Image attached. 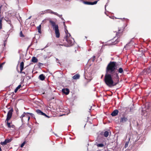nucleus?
<instances>
[{"label": "nucleus", "mask_w": 151, "mask_h": 151, "mask_svg": "<svg viewBox=\"0 0 151 151\" xmlns=\"http://www.w3.org/2000/svg\"><path fill=\"white\" fill-rule=\"evenodd\" d=\"M26 141H25L21 145V147H23V146H24L25 144H26Z\"/></svg>", "instance_id": "30"}, {"label": "nucleus", "mask_w": 151, "mask_h": 151, "mask_svg": "<svg viewBox=\"0 0 151 151\" xmlns=\"http://www.w3.org/2000/svg\"><path fill=\"white\" fill-rule=\"evenodd\" d=\"M18 89H17V88H16L14 90V92L15 93H16L17 91H18Z\"/></svg>", "instance_id": "36"}, {"label": "nucleus", "mask_w": 151, "mask_h": 151, "mask_svg": "<svg viewBox=\"0 0 151 151\" xmlns=\"http://www.w3.org/2000/svg\"><path fill=\"white\" fill-rule=\"evenodd\" d=\"M21 118L23 123L28 122L30 119V116L27 113L24 112L21 116Z\"/></svg>", "instance_id": "3"}, {"label": "nucleus", "mask_w": 151, "mask_h": 151, "mask_svg": "<svg viewBox=\"0 0 151 151\" xmlns=\"http://www.w3.org/2000/svg\"><path fill=\"white\" fill-rule=\"evenodd\" d=\"M49 22L53 29L55 30L56 37L58 38H59L60 37V33L58 25L56 24L55 22L53 21L50 20Z\"/></svg>", "instance_id": "2"}, {"label": "nucleus", "mask_w": 151, "mask_h": 151, "mask_svg": "<svg viewBox=\"0 0 151 151\" xmlns=\"http://www.w3.org/2000/svg\"><path fill=\"white\" fill-rule=\"evenodd\" d=\"M95 56H93V60H92V61H94L95 59Z\"/></svg>", "instance_id": "35"}, {"label": "nucleus", "mask_w": 151, "mask_h": 151, "mask_svg": "<svg viewBox=\"0 0 151 151\" xmlns=\"http://www.w3.org/2000/svg\"><path fill=\"white\" fill-rule=\"evenodd\" d=\"M5 63V62H4L0 64V70H2L3 68V65Z\"/></svg>", "instance_id": "24"}, {"label": "nucleus", "mask_w": 151, "mask_h": 151, "mask_svg": "<svg viewBox=\"0 0 151 151\" xmlns=\"http://www.w3.org/2000/svg\"><path fill=\"white\" fill-rule=\"evenodd\" d=\"M27 114H28H28H29L30 115H31V116L32 117H33L35 119V115L34 114H32V113H28V112H27Z\"/></svg>", "instance_id": "27"}, {"label": "nucleus", "mask_w": 151, "mask_h": 151, "mask_svg": "<svg viewBox=\"0 0 151 151\" xmlns=\"http://www.w3.org/2000/svg\"><path fill=\"white\" fill-rule=\"evenodd\" d=\"M45 78V76L43 74H40L39 77V79L41 81H43Z\"/></svg>", "instance_id": "14"}, {"label": "nucleus", "mask_w": 151, "mask_h": 151, "mask_svg": "<svg viewBox=\"0 0 151 151\" xmlns=\"http://www.w3.org/2000/svg\"><path fill=\"white\" fill-rule=\"evenodd\" d=\"M6 42V40H5V41H4V43L3 44L4 46H5V45H6V43H5Z\"/></svg>", "instance_id": "39"}, {"label": "nucleus", "mask_w": 151, "mask_h": 151, "mask_svg": "<svg viewBox=\"0 0 151 151\" xmlns=\"http://www.w3.org/2000/svg\"><path fill=\"white\" fill-rule=\"evenodd\" d=\"M23 70V69H22V70H20V73H21L23 74L25 76L26 75V73L25 72L22 71Z\"/></svg>", "instance_id": "31"}, {"label": "nucleus", "mask_w": 151, "mask_h": 151, "mask_svg": "<svg viewBox=\"0 0 151 151\" xmlns=\"http://www.w3.org/2000/svg\"><path fill=\"white\" fill-rule=\"evenodd\" d=\"M46 12L48 13H50L51 14H52L55 15V12H53L50 9H47L46 10Z\"/></svg>", "instance_id": "16"}, {"label": "nucleus", "mask_w": 151, "mask_h": 151, "mask_svg": "<svg viewBox=\"0 0 151 151\" xmlns=\"http://www.w3.org/2000/svg\"><path fill=\"white\" fill-rule=\"evenodd\" d=\"M24 64L23 62H22L20 64V70L24 69Z\"/></svg>", "instance_id": "21"}, {"label": "nucleus", "mask_w": 151, "mask_h": 151, "mask_svg": "<svg viewBox=\"0 0 151 151\" xmlns=\"http://www.w3.org/2000/svg\"><path fill=\"white\" fill-rule=\"evenodd\" d=\"M41 25L40 24V25L37 27V30H38V31L40 33H41Z\"/></svg>", "instance_id": "25"}, {"label": "nucleus", "mask_w": 151, "mask_h": 151, "mask_svg": "<svg viewBox=\"0 0 151 151\" xmlns=\"http://www.w3.org/2000/svg\"><path fill=\"white\" fill-rule=\"evenodd\" d=\"M117 66L116 62L110 61L106 68V73L104 80L105 84L109 87L116 86L119 83L118 73L116 71Z\"/></svg>", "instance_id": "1"}, {"label": "nucleus", "mask_w": 151, "mask_h": 151, "mask_svg": "<svg viewBox=\"0 0 151 151\" xmlns=\"http://www.w3.org/2000/svg\"><path fill=\"white\" fill-rule=\"evenodd\" d=\"M119 111L117 110L116 109L114 110L111 114V115L112 116H116L119 113Z\"/></svg>", "instance_id": "12"}, {"label": "nucleus", "mask_w": 151, "mask_h": 151, "mask_svg": "<svg viewBox=\"0 0 151 151\" xmlns=\"http://www.w3.org/2000/svg\"><path fill=\"white\" fill-rule=\"evenodd\" d=\"M31 16H30V17H29V18H28V19H30V18H31Z\"/></svg>", "instance_id": "42"}, {"label": "nucleus", "mask_w": 151, "mask_h": 151, "mask_svg": "<svg viewBox=\"0 0 151 151\" xmlns=\"http://www.w3.org/2000/svg\"><path fill=\"white\" fill-rule=\"evenodd\" d=\"M22 86L21 85H19L17 87V88L19 89Z\"/></svg>", "instance_id": "34"}, {"label": "nucleus", "mask_w": 151, "mask_h": 151, "mask_svg": "<svg viewBox=\"0 0 151 151\" xmlns=\"http://www.w3.org/2000/svg\"><path fill=\"white\" fill-rule=\"evenodd\" d=\"M63 23V25L64 26V27L65 29V32L66 33V31L68 32V30L66 29L67 28V27H66V26L65 25V21Z\"/></svg>", "instance_id": "28"}, {"label": "nucleus", "mask_w": 151, "mask_h": 151, "mask_svg": "<svg viewBox=\"0 0 151 151\" xmlns=\"http://www.w3.org/2000/svg\"><path fill=\"white\" fill-rule=\"evenodd\" d=\"M133 107H132V108L131 107L130 108V111H132V110H133Z\"/></svg>", "instance_id": "37"}, {"label": "nucleus", "mask_w": 151, "mask_h": 151, "mask_svg": "<svg viewBox=\"0 0 151 151\" xmlns=\"http://www.w3.org/2000/svg\"><path fill=\"white\" fill-rule=\"evenodd\" d=\"M96 145L98 147H103L104 146V145L102 143H99L96 144Z\"/></svg>", "instance_id": "23"}, {"label": "nucleus", "mask_w": 151, "mask_h": 151, "mask_svg": "<svg viewBox=\"0 0 151 151\" xmlns=\"http://www.w3.org/2000/svg\"><path fill=\"white\" fill-rule=\"evenodd\" d=\"M20 36L21 37H23L24 36V35L22 33V32L21 31L20 32Z\"/></svg>", "instance_id": "33"}, {"label": "nucleus", "mask_w": 151, "mask_h": 151, "mask_svg": "<svg viewBox=\"0 0 151 151\" xmlns=\"http://www.w3.org/2000/svg\"><path fill=\"white\" fill-rule=\"evenodd\" d=\"M32 61L33 63H37L38 61V59L35 57L32 58Z\"/></svg>", "instance_id": "19"}, {"label": "nucleus", "mask_w": 151, "mask_h": 151, "mask_svg": "<svg viewBox=\"0 0 151 151\" xmlns=\"http://www.w3.org/2000/svg\"><path fill=\"white\" fill-rule=\"evenodd\" d=\"M118 72L121 74H123L124 73L123 69L122 68H119L118 70Z\"/></svg>", "instance_id": "18"}, {"label": "nucleus", "mask_w": 151, "mask_h": 151, "mask_svg": "<svg viewBox=\"0 0 151 151\" xmlns=\"http://www.w3.org/2000/svg\"><path fill=\"white\" fill-rule=\"evenodd\" d=\"M36 112L39 115L44 116L46 117L49 118V117L47 116L46 114L42 112L41 110L39 109H37L36 110Z\"/></svg>", "instance_id": "7"}, {"label": "nucleus", "mask_w": 151, "mask_h": 151, "mask_svg": "<svg viewBox=\"0 0 151 151\" xmlns=\"http://www.w3.org/2000/svg\"><path fill=\"white\" fill-rule=\"evenodd\" d=\"M127 116L123 115V116L121 117L120 119V122H126L128 120Z\"/></svg>", "instance_id": "10"}, {"label": "nucleus", "mask_w": 151, "mask_h": 151, "mask_svg": "<svg viewBox=\"0 0 151 151\" xmlns=\"http://www.w3.org/2000/svg\"><path fill=\"white\" fill-rule=\"evenodd\" d=\"M65 40L67 42V44L69 46L72 45L73 44V42L70 37H66L65 38Z\"/></svg>", "instance_id": "6"}, {"label": "nucleus", "mask_w": 151, "mask_h": 151, "mask_svg": "<svg viewBox=\"0 0 151 151\" xmlns=\"http://www.w3.org/2000/svg\"><path fill=\"white\" fill-rule=\"evenodd\" d=\"M123 112H120L119 113V114H123Z\"/></svg>", "instance_id": "41"}, {"label": "nucleus", "mask_w": 151, "mask_h": 151, "mask_svg": "<svg viewBox=\"0 0 151 151\" xmlns=\"http://www.w3.org/2000/svg\"><path fill=\"white\" fill-rule=\"evenodd\" d=\"M13 111V109L12 108L7 113V118L6 120V121H7V123H8V121L12 117Z\"/></svg>", "instance_id": "4"}, {"label": "nucleus", "mask_w": 151, "mask_h": 151, "mask_svg": "<svg viewBox=\"0 0 151 151\" xmlns=\"http://www.w3.org/2000/svg\"><path fill=\"white\" fill-rule=\"evenodd\" d=\"M129 143V142H126V143H125V145L124 146V147L125 148H126L127 147H128V145Z\"/></svg>", "instance_id": "32"}, {"label": "nucleus", "mask_w": 151, "mask_h": 151, "mask_svg": "<svg viewBox=\"0 0 151 151\" xmlns=\"http://www.w3.org/2000/svg\"><path fill=\"white\" fill-rule=\"evenodd\" d=\"M62 92L66 95L68 94L69 93V90L68 88H64L62 90Z\"/></svg>", "instance_id": "13"}, {"label": "nucleus", "mask_w": 151, "mask_h": 151, "mask_svg": "<svg viewBox=\"0 0 151 151\" xmlns=\"http://www.w3.org/2000/svg\"><path fill=\"white\" fill-rule=\"evenodd\" d=\"M114 41V40L113 39H112L111 40H110L109 41H111V42L113 43L112 44L113 45H115L119 41V39H116L114 42H113Z\"/></svg>", "instance_id": "17"}, {"label": "nucleus", "mask_w": 151, "mask_h": 151, "mask_svg": "<svg viewBox=\"0 0 151 151\" xmlns=\"http://www.w3.org/2000/svg\"><path fill=\"white\" fill-rule=\"evenodd\" d=\"M0 29H1L2 28V20L3 18V17H1V15H0Z\"/></svg>", "instance_id": "20"}, {"label": "nucleus", "mask_w": 151, "mask_h": 151, "mask_svg": "<svg viewBox=\"0 0 151 151\" xmlns=\"http://www.w3.org/2000/svg\"><path fill=\"white\" fill-rule=\"evenodd\" d=\"M100 134L101 135H104L105 137H106L109 136V132L108 131H106L104 132H101Z\"/></svg>", "instance_id": "11"}, {"label": "nucleus", "mask_w": 151, "mask_h": 151, "mask_svg": "<svg viewBox=\"0 0 151 151\" xmlns=\"http://www.w3.org/2000/svg\"><path fill=\"white\" fill-rule=\"evenodd\" d=\"M99 0H98L97 1H95L93 2H91L87 1H84L83 3L86 5H93L96 4L97 3L98 1Z\"/></svg>", "instance_id": "8"}, {"label": "nucleus", "mask_w": 151, "mask_h": 151, "mask_svg": "<svg viewBox=\"0 0 151 151\" xmlns=\"http://www.w3.org/2000/svg\"><path fill=\"white\" fill-rule=\"evenodd\" d=\"M80 77V75L78 74H77L74 76L72 78L74 79L77 80L79 79Z\"/></svg>", "instance_id": "15"}, {"label": "nucleus", "mask_w": 151, "mask_h": 151, "mask_svg": "<svg viewBox=\"0 0 151 151\" xmlns=\"http://www.w3.org/2000/svg\"><path fill=\"white\" fill-rule=\"evenodd\" d=\"M124 30V29L122 28L119 29L118 32L116 33V36L119 38L122 35L123 32Z\"/></svg>", "instance_id": "5"}, {"label": "nucleus", "mask_w": 151, "mask_h": 151, "mask_svg": "<svg viewBox=\"0 0 151 151\" xmlns=\"http://www.w3.org/2000/svg\"><path fill=\"white\" fill-rule=\"evenodd\" d=\"M0 143L2 145H5L7 144L5 141L4 142H1Z\"/></svg>", "instance_id": "29"}, {"label": "nucleus", "mask_w": 151, "mask_h": 151, "mask_svg": "<svg viewBox=\"0 0 151 151\" xmlns=\"http://www.w3.org/2000/svg\"><path fill=\"white\" fill-rule=\"evenodd\" d=\"M12 140V139H6L5 141H6V143H9V142H11V141Z\"/></svg>", "instance_id": "26"}, {"label": "nucleus", "mask_w": 151, "mask_h": 151, "mask_svg": "<svg viewBox=\"0 0 151 151\" xmlns=\"http://www.w3.org/2000/svg\"><path fill=\"white\" fill-rule=\"evenodd\" d=\"M40 64L42 65L43 64L42 63H40Z\"/></svg>", "instance_id": "43"}, {"label": "nucleus", "mask_w": 151, "mask_h": 151, "mask_svg": "<svg viewBox=\"0 0 151 151\" xmlns=\"http://www.w3.org/2000/svg\"><path fill=\"white\" fill-rule=\"evenodd\" d=\"M6 126H7L8 128L12 130L15 129V126L13 124V123H6Z\"/></svg>", "instance_id": "9"}, {"label": "nucleus", "mask_w": 151, "mask_h": 151, "mask_svg": "<svg viewBox=\"0 0 151 151\" xmlns=\"http://www.w3.org/2000/svg\"><path fill=\"white\" fill-rule=\"evenodd\" d=\"M91 122H93V121H91H91H89L88 120V121H87V122H89L90 123H91Z\"/></svg>", "instance_id": "40"}, {"label": "nucleus", "mask_w": 151, "mask_h": 151, "mask_svg": "<svg viewBox=\"0 0 151 151\" xmlns=\"http://www.w3.org/2000/svg\"><path fill=\"white\" fill-rule=\"evenodd\" d=\"M55 15L58 16L60 18L62 19L63 20H64L63 18L62 17V15H59L56 12L55 13Z\"/></svg>", "instance_id": "22"}, {"label": "nucleus", "mask_w": 151, "mask_h": 151, "mask_svg": "<svg viewBox=\"0 0 151 151\" xmlns=\"http://www.w3.org/2000/svg\"><path fill=\"white\" fill-rule=\"evenodd\" d=\"M1 8H2V6H0V14L1 13Z\"/></svg>", "instance_id": "38"}]
</instances>
